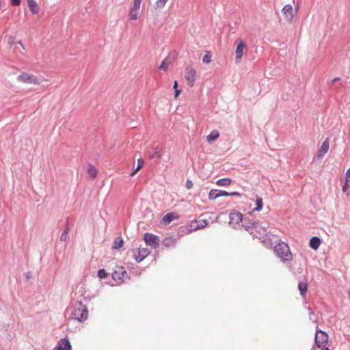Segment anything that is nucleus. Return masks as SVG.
<instances>
[{"label": "nucleus", "instance_id": "nucleus-27", "mask_svg": "<svg viewBox=\"0 0 350 350\" xmlns=\"http://www.w3.org/2000/svg\"><path fill=\"white\" fill-rule=\"evenodd\" d=\"M217 198H219V190L211 189L208 193V198L211 200H213Z\"/></svg>", "mask_w": 350, "mask_h": 350}, {"label": "nucleus", "instance_id": "nucleus-17", "mask_svg": "<svg viewBox=\"0 0 350 350\" xmlns=\"http://www.w3.org/2000/svg\"><path fill=\"white\" fill-rule=\"evenodd\" d=\"M162 244L166 247H174L176 244V239L172 236L166 237L163 239Z\"/></svg>", "mask_w": 350, "mask_h": 350}, {"label": "nucleus", "instance_id": "nucleus-36", "mask_svg": "<svg viewBox=\"0 0 350 350\" xmlns=\"http://www.w3.org/2000/svg\"><path fill=\"white\" fill-rule=\"evenodd\" d=\"M12 5H19L21 4L20 0H11Z\"/></svg>", "mask_w": 350, "mask_h": 350}, {"label": "nucleus", "instance_id": "nucleus-2", "mask_svg": "<svg viewBox=\"0 0 350 350\" xmlns=\"http://www.w3.org/2000/svg\"><path fill=\"white\" fill-rule=\"evenodd\" d=\"M73 319L77 320L79 322L85 321L88 317V311L85 305L79 304L77 307H75L71 314Z\"/></svg>", "mask_w": 350, "mask_h": 350}, {"label": "nucleus", "instance_id": "nucleus-11", "mask_svg": "<svg viewBox=\"0 0 350 350\" xmlns=\"http://www.w3.org/2000/svg\"><path fill=\"white\" fill-rule=\"evenodd\" d=\"M208 224V222L206 219L195 220L188 226V231L191 232L202 229V228L206 226Z\"/></svg>", "mask_w": 350, "mask_h": 350}, {"label": "nucleus", "instance_id": "nucleus-41", "mask_svg": "<svg viewBox=\"0 0 350 350\" xmlns=\"http://www.w3.org/2000/svg\"><path fill=\"white\" fill-rule=\"evenodd\" d=\"M174 90H178V83L176 81H174Z\"/></svg>", "mask_w": 350, "mask_h": 350}, {"label": "nucleus", "instance_id": "nucleus-44", "mask_svg": "<svg viewBox=\"0 0 350 350\" xmlns=\"http://www.w3.org/2000/svg\"><path fill=\"white\" fill-rule=\"evenodd\" d=\"M338 80H339V78H335V79H334L333 81H336Z\"/></svg>", "mask_w": 350, "mask_h": 350}, {"label": "nucleus", "instance_id": "nucleus-9", "mask_svg": "<svg viewBox=\"0 0 350 350\" xmlns=\"http://www.w3.org/2000/svg\"><path fill=\"white\" fill-rule=\"evenodd\" d=\"M197 72L195 68L191 66H187L185 68V78L187 81V85L193 87L196 80Z\"/></svg>", "mask_w": 350, "mask_h": 350}, {"label": "nucleus", "instance_id": "nucleus-25", "mask_svg": "<svg viewBox=\"0 0 350 350\" xmlns=\"http://www.w3.org/2000/svg\"><path fill=\"white\" fill-rule=\"evenodd\" d=\"M88 174L93 178H95L97 176V170L92 165H90L88 169Z\"/></svg>", "mask_w": 350, "mask_h": 350}, {"label": "nucleus", "instance_id": "nucleus-32", "mask_svg": "<svg viewBox=\"0 0 350 350\" xmlns=\"http://www.w3.org/2000/svg\"><path fill=\"white\" fill-rule=\"evenodd\" d=\"M168 0H157L156 6L157 8H163Z\"/></svg>", "mask_w": 350, "mask_h": 350}, {"label": "nucleus", "instance_id": "nucleus-10", "mask_svg": "<svg viewBox=\"0 0 350 350\" xmlns=\"http://www.w3.org/2000/svg\"><path fill=\"white\" fill-rule=\"evenodd\" d=\"M17 80L24 83L38 84L39 79L33 75L22 72L17 77Z\"/></svg>", "mask_w": 350, "mask_h": 350}, {"label": "nucleus", "instance_id": "nucleus-12", "mask_svg": "<svg viewBox=\"0 0 350 350\" xmlns=\"http://www.w3.org/2000/svg\"><path fill=\"white\" fill-rule=\"evenodd\" d=\"M230 224L232 226L239 225L243 219V215L240 212L234 211L229 215Z\"/></svg>", "mask_w": 350, "mask_h": 350}, {"label": "nucleus", "instance_id": "nucleus-33", "mask_svg": "<svg viewBox=\"0 0 350 350\" xmlns=\"http://www.w3.org/2000/svg\"><path fill=\"white\" fill-rule=\"evenodd\" d=\"M310 319L313 322H317L318 320L317 315L312 311L310 312Z\"/></svg>", "mask_w": 350, "mask_h": 350}, {"label": "nucleus", "instance_id": "nucleus-42", "mask_svg": "<svg viewBox=\"0 0 350 350\" xmlns=\"http://www.w3.org/2000/svg\"><path fill=\"white\" fill-rule=\"evenodd\" d=\"M18 44H19L22 46V48L25 49V46L21 42H18Z\"/></svg>", "mask_w": 350, "mask_h": 350}, {"label": "nucleus", "instance_id": "nucleus-37", "mask_svg": "<svg viewBox=\"0 0 350 350\" xmlns=\"http://www.w3.org/2000/svg\"><path fill=\"white\" fill-rule=\"evenodd\" d=\"M229 194H230V196H237V197L241 196V194L237 191L231 192V193H229Z\"/></svg>", "mask_w": 350, "mask_h": 350}, {"label": "nucleus", "instance_id": "nucleus-29", "mask_svg": "<svg viewBox=\"0 0 350 350\" xmlns=\"http://www.w3.org/2000/svg\"><path fill=\"white\" fill-rule=\"evenodd\" d=\"M171 62L168 60L167 58L164 59L159 67V69H163V70L166 71L168 68V66L170 64Z\"/></svg>", "mask_w": 350, "mask_h": 350}, {"label": "nucleus", "instance_id": "nucleus-35", "mask_svg": "<svg viewBox=\"0 0 350 350\" xmlns=\"http://www.w3.org/2000/svg\"><path fill=\"white\" fill-rule=\"evenodd\" d=\"M223 196H230V194L227 191L219 190V197Z\"/></svg>", "mask_w": 350, "mask_h": 350}, {"label": "nucleus", "instance_id": "nucleus-13", "mask_svg": "<svg viewBox=\"0 0 350 350\" xmlns=\"http://www.w3.org/2000/svg\"><path fill=\"white\" fill-rule=\"evenodd\" d=\"M329 142L328 139H326L321 144V147L319 148L316 157L317 159L322 158L329 150Z\"/></svg>", "mask_w": 350, "mask_h": 350}, {"label": "nucleus", "instance_id": "nucleus-21", "mask_svg": "<svg viewBox=\"0 0 350 350\" xmlns=\"http://www.w3.org/2000/svg\"><path fill=\"white\" fill-rule=\"evenodd\" d=\"M123 245H124V241H123L122 238L120 237H118L114 239V241L113 242L112 248L114 250H118V249L121 248L123 246Z\"/></svg>", "mask_w": 350, "mask_h": 350}, {"label": "nucleus", "instance_id": "nucleus-26", "mask_svg": "<svg viewBox=\"0 0 350 350\" xmlns=\"http://www.w3.org/2000/svg\"><path fill=\"white\" fill-rule=\"evenodd\" d=\"M212 61V55L211 52L206 51L202 57V62L205 64H210Z\"/></svg>", "mask_w": 350, "mask_h": 350}, {"label": "nucleus", "instance_id": "nucleus-30", "mask_svg": "<svg viewBox=\"0 0 350 350\" xmlns=\"http://www.w3.org/2000/svg\"><path fill=\"white\" fill-rule=\"evenodd\" d=\"M68 226H66L64 232H62L60 240L63 241H66L68 239Z\"/></svg>", "mask_w": 350, "mask_h": 350}, {"label": "nucleus", "instance_id": "nucleus-8", "mask_svg": "<svg viewBox=\"0 0 350 350\" xmlns=\"http://www.w3.org/2000/svg\"><path fill=\"white\" fill-rule=\"evenodd\" d=\"M144 241L146 245L152 247L154 249H157L159 246V238L158 236L152 233H145L144 234Z\"/></svg>", "mask_w": 350, "mask_h": 350}, {"label": "nucleus", "instance_id": "nucleus-39", "mask_svg": "<svg viewBox=\"0 0 350 350\" xmlns=\"http://www.w3.org/2000/svg\"><path fill=\"white\" fill-rule=\"evenodd\" d=\"M347 188H348V182H347V181H346V182H345V185H344V186L342 187V191H343L344 192H345V191H347Z\"/></svg>", "mask_w": 350, "mask_h": 350}, {"label": "nucleus", "instance_id": "nucleus-28", "mask_svg": "<svg viewBox=\"0 0 350 350\" xmlns=\"http://www.w3.org/2000/svg\"><path fill=\"white\" fill-rule=\"evenodd\" d=\"M262 199L261 198H257L256 200V207L254 209V211H260L262 208Z\"/></svg>", "mask_w": 350, "mask_h": 350}, {"label": "nucleus", "instance_id": "nucleus-46", "mask_svg": "<svg viewBox=\"0 0 350 350\" xmlns=\"http://www.w3.org/2000/svg\"><path fill=\"white\" fill-rule=\"evenodd\" d=\"M262 232H266V230H265V228H262Z\"/></svg>", "mask_w": 350, "mask_h": 350}, {"label": "nucleus", "instance_id": "nucleus-22", "mask_svg": "<svg viewBox=\"0 0 350 350\" xmlns=\"http://www.w3.org/2000/svg\"><path fill=\"white\" fill-rule=\"evenodd\" d=\"M219 137V133L217 130L212 131L209 135L206 136V141L208 142H211L212 141L216 140Z\"/></svg>", "mask_w": 350, "mask_h": 350}, {"label": "nucleus", "instance_id": "nucleus-34", "mask_svg": "<svg viewBox=\"0 0 350 350\" xmlns=\"http://www.w3.org/2000/svg\"><path fill=\"white\" fill-rule=\"evenodd\" d=\"M185 187L187 189H191L193 187V183L190 180H187Z\"/></svg>", "mask_w": 350, "mask_h": 350}, {"label": "nucleus", "instance_id": "nucleus-20", "mask_svg": "<svg viewBox=\"0 0 350 350\" xmlns=\"http://www.w3.org/2000/svg\"><path fill=\"white\" fill-rule=\"evenodd\" d=\"M308 283L306 282H299L298 284V288L300 292V295L304 298L308 291Z\"/></svg>", "mask_w": 350, "mask_h": 350}, {"label": "nucleus", "instance_id": "nucleus-43", "mask_svg": "<svg viewBox=\"0 0 350 350\" xmlns=\"http://www.w3.org/2000/svg\"><path fill=\"white\" fill-rule=\"evenodd\" d=\"M321 350H329V348H321Z\"/></svg>", "mask_w": 350, "mask_h": 350}, {"label": "nucleus", "instance_id": "nucleus-38", "mask_svg": "<svg viewBox=\"0 0 350 350\" xmlns=\"http://www.w3.org/2000/svg\"><path fill=\"white\" fill-rule=\"evenodd\" d=\"M349 178H350V168L346 172V180L349 182Z\"/></svg>", "mask_w": 350, "mask_h": 350}, {"label": "nucleus", "instance_id": "nucleus-3", "mask_svg": "<svg viewBox=\"0 0 350 350\" xmlns=\"http://www.w3.org/2000/svg\"><path fill=\"white\" fill-rule=\"evenodd\" d=\"M113 280L117 282L118 284H120L125 282V280L128 278L127 272L122 266H116L111 273Z\"/></svg>", "mask_w": 350, "mask_h": 350}, {"label": "nucleus", "instance_id": "nucleus-7", "mask_svg": "<svg viewBox=\"0 0 350 350\" xmlns=\"http://www.w3.org/2000/svg\"><path fill=\"white\" fill-rule=\"evenodd\" d=\"M133 258L137 262L142 261L150 254V250L144 247L139 246L136 249L132 250Z\"/></svg>", "mask_w": 350, "mask_h": 350}, {"label": "nucleus", "instance_id": "nucleus-31", "mask_svg": "<svg viewBox=\"0 0 350 350\" xmlns=\"http://www.w3.org/2000/svg\"><path fill=\"white\" fill-rule=\"evenodd\" d=\"M107 276V273H106L104 269H99L98 271V277L100 279L105 278Z\"/></svg>", "mask_w": 350, "mask_h": 350}, {"label": "nucleus", "instance_id": "nucleus-15", "mask_svg": "<svg viewBox=\"0 0 350 350\" xmlns=\"http://www.w3.org/2000/svg\"><path fill=\"white\" fill-rule=\"evenodd\" d=\"M178 215L176 213H169L164 215L161 219L162 222L165 224H170L172 221L177 219Z\"/></svg>", "mask_w": 350, "mask_h": 350}, {"label": "nucleus", "instance_id": "nucleus-14", "mask_svg": "<svg viewBox=\"0 0 350 350\" xmlns=\"http://www.w3.org/2000/svg\"><path fill=\"white\" fill-rule=\"evenodd\" d=\"M282 12L286 20L288 22H291L295 15L292 5L289 4L284 5Z\"/></svg>", "mask_w": 350, "mask_h": 350}, {"label": "nucleus", "instance_id": "nucleus-45", "mask_svg": "<svg viewBox=\"0 0 350 350\" xmlns=\"http://www.w3.org/2000/svg\"><path fill=\"white\" fill-rule=\"evenodd\" d=\"M255 225H256V226H255V228H258V227H259V226H258V224H256Z\"/></svg>", "mask_w": 350, "mask_h": 350}, {"label": "nucleus", "instance_id": "nucleus-16", "mask_svg": "<svg viewBox=\"0 0 350 350\" xmlns=\"http://www.w3.org/2000/svg\"><path fill=\"white\" fill-rule=\"evenodd\" d=\"M56 348L57 350H70L71 345L68 340L63 338L59 340Z\"/></svg>", "mask_w": 350, "mask_h": 350}, {"label": "nucleus", "instance_id": "nucleus-4", "mask_svg": "<svg viewBox=\"0 0 350 350\" xmlns=\"http://www.w3.org/2000/svg\"><path fill=\"white\" fill-rule=\"evenodd\" d=\"M328 341L329 336L326 332L321 329L316 330L315 344L318 348H328Z\"/></svg>", "mask_w": 350, "mask_h": 350}, {"label": "nucleus", "instance_id": "nucleus-40", "mask_svg": "<svg viewBox=\"0 0 350 350\" xmlns=\"http://www.w3.org/2000/svg\"><path fill=\"white\" fill-rule=\"evenodd\" d=\"M180 93V90H175V95H174V98H176L179 94Z\"/></svg>", "mask_w": 350, "mask_h": 350}, {"label": "nucleus", "instance_id": "nucleus-18", "mask_svg": "<svg viewBox=\"0 0 350 350\" xmlns=\"http://www.w3.org/2000/svg\"><path fill=\"white\" fill-rule=\"evenodd\" d=\"M28 7L32 14H38L40 11V8L36 0H27Z\"/></svg>", "mask_w": 350, "mask_h": 350}, {"label": "nucleus", "instance_id": "nucleus-6", "mask_svg": "<svg viewBox=\"0 0 350 350\" xmlns=\"http://www.w3.org/2000/svg\"><path fill=\"white\" fill-rule=\"evenodd\" d=\"M143 0H133L129 10V18L131 21H136L139 18L140 8Z\"/></svg>", "mask_w": 350, "mask_h": 350}, {"label": "nucleus", "instance_id": "nucleus-24", "mask_svg": "<svg viewBox=\"0 0 350 350\" xmlns=\"http://www.w3.org/2000/svg\"><path fill=\"white\" fill-rule=\"evenodd\" d=\"M144 160L140 158L137 160V166L136 167V169L130 174L131 176H133L135 175V174L139 170H141L143 166H144Z\"/></svg>", "mask_w": 350, "mask_h": 350}, {"label": "nucleus", "instance_id": "nucleus-5", "mask_svg": "<svg viewBox=\"0 0 350 350\" xmlns=\"http://www.w3.org/2000/svg\"><path fill=\"white\" fill-rule=\"evenodd\" d=\"M237 44L235 50V62L239 64L242 59L243 52L247 48L246 43L242 39H237L235 42Z\"/></svg>", "mask_w": 350, "mask_h": 350}, {"label": "nucleus", "instance_id": "nucleus-1", "mask_svg": "<svg viewBox=\"0 0 350 350\" xmlns=\"http://www.w3.org/2000/svg\"><path fill=\"white\" fill-rule=\"evenodd\" d=\"M273 252L283 262H291L293 260V256L288 245L283 241H279L275 245Z\"/></svg>", "mask_w": 350, "mask_h": 350}, {"label": "nucleus", "instance_id": "nucleus-19", "mask_svg": "<svg viewBox=\"0 0 350 350\" xmlns=\"http://www.w3.org/2000/svg\"><path fill=\"white\" fill-rule=\"evenodd\" d=\"M321 243V241L319 237H313L310 240L309 245L312 249L317 250L319 247Z\"/></svg>", "mask_w": 350, "mask_h": 350}, {"label": "nucleus", "instance_id": "nucleus-23", "mask_svg": "<svg viewBox=\"0 0 350 350\" xmlns=\"http://www.w3.org/2000/svg\"><path fill=\"white\" fill-rule=\"evenodd\" d=\"M231 183H232V180L230 178H221V179L218 180L216 182V184L218 186L226 187V186L230 185L231 184Z\"/></svg>", "mask_w": 350, "mask_h": 350}]
</instances>
